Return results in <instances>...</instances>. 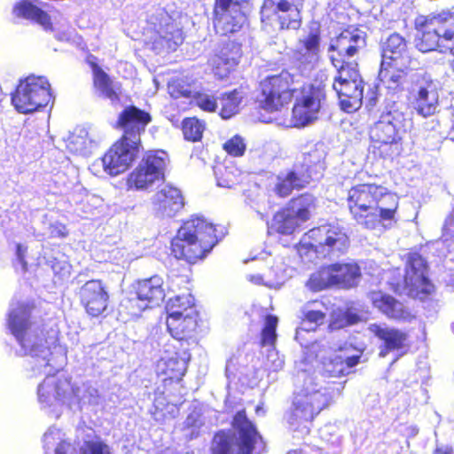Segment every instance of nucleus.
<instances>
[{"instance_id": "19", "label": "nucleus", "mask_w": 454, "mask_h": 454, "mask_svg": "<svg viewBox=\"0 0 454 454\" xmlns=\"http://www.w3.org/2000/svg\"><path fill=\"white\" fill-rule=\"evenodd\" d=\"M140 146L122 138L117 141L101 158L104 171L110 176H118L129 168L137 157Z\"/></svg>"}, {"instance_id": "47", "label": "nucleus", "mask_w": 454, "mask_h": 454, "mask_svg": "<svg viewBox=\"0 0 454 454\" xmlns=\"http://www.w3.org/2000/svg\"><path fill=\"white\" fill-rule=\"evenodd\" d=\"M334 264L323 267L311 274L307 286L312 291H320L334 286Z\"/></svg>"}, {"instance_id": "54", "label": "nucleus", "mask_w": 454, "mask_h": 454, "mask_svg": "<svg viewBox=\"0 0 454 454\" xmlns=\"http://www.w3.org/2000/svg\"><path fill=\"white\" fill-rule=\"evenodd\" d=\"M325 314L319 310H308L301 328L305 331L315 330L317 325L323 323Z\"/></svg>"}, {"instance_id": "6", "label": "nucleus", "mask_w": 454, "mask_h": 454, "mask_svg": "<svg viewBox=\"0 0 454 454\" xmlns=\"http://www.w3.org/2000/svg\"><path fill=\"white\" fill-rule=\"evenodd\" d=\"M163 283L159 275L138 280L135 292L121 301L120 311L134 317L140 316L146 309L159 306L166 296Z\"/></svg>"}, {"instance_id": "56", "label": "nucleus", "mask_w": 454, "mask_h": 454, "mask_svg": "<svg viewBox=\"0 0 454 454\" xmlns=\"http://www.w3.org/2000/svg\"><path fill=\"white\" fill-rule=\"evenodd\" d=\"M100 202L101 200L98 197L88 195L86 196L85 200L81 203L77 210L81 211L82 217L88 218L90 215H94V210Z\"/></svg>"}, {"instance_id": "21", "label": "nucleus", "mask_w": 454, "mask_h": 454, "mask_svg": "<svg viewBox=\"0 0 454 454\" xmlns=\"http://www.w3.org/2000/svg\"><path fill=\"white\" fill-rule=\"evenodd\" d=\"M325 97V91L322 88L311 85L294 105L291 125L304 127L316 120Z\"/></svg>"}, {"instance_id": "37", "label": "nucleus", "mask_w": 454, "mask_h": 454, "mask_svg": "<svg viewBox=\"0 0 454 454\" xmlns=\"http://www.w3.org/2000/svg\"><path fill=\"white\" fill-rule=\"evenodd\" d=\"M66 148L74 154L89 156L97 148L100 139L84 128H77L64 139Z\"/></svg>"}, {"instance_id": "45", "label": "nucleus", "mask_w": 454, "mask_h": 454, "mask_svg": "<svg viewBox=\"0 0 454 454\" xmlns=\"http://www.w3.org/2000/svg\"><path fill=\"white\" fill-rule=\"evenodd\" d=\"M300 224L301 223L295 215L284 208L274 215L269 229L280 234L290 235Z\"/></svg>"}, {"instance_id": "29", "label": "nucleus", "mask_w": 454, "mask_h": 454, "mask_svg": "<svg viewBox=\"0 0 454 454\" xmlns=\"http://www.w3.org/2000/svg\"><path fill=\"white\" fill-rule=\"evenodd\" d=\"M386 124L395 126L403 132H407L411 125L408 107L404 102L393 98H386L380 109L379 117Z\"/></svg>"}, {"instance_id": "17", "label": "nucleus", "mask_w": 454, "mask_h": 454, "mask_svg": "<svg viewBox=\"0 0 454 454\" xmlns=\"http://www.w3.org/2000/svg\"><path fill=\"white\" fill-rule=\"evenodd\" d=\"M365 46V33L358 28H348L342 31L332 41L328 51H336L337 56L331 55L330 59L335 68L343 63H356L349 61Z\"/></svg>"}, {"instance_id": "22", "label": "nucleus", "mask_w": 454, "mask_h": 454, "mask_svg": "<svg viewBox=\"0 0 454 454\" xmlns=\"http://www.w3.org/2000/svg\"><path fill=\"white\" fill-rule=\"evenodd\" d=\"M151 121V116L145 111L136 106L126 107L119 115L118 125L122 129V139L141 147L140 136L146 125Z\"/></svg>"}, {"instance_id": "25", "label": "nucleus", "mask_w": 454, "mask_h": 454, "mask_svg": "<svg viewBox=\"0 0 454 454\" xmlns=\"http://www.w3.org/2000/svg\"><path fill=\"white\" fill-rule=\"evenodd\" d=\"M153 209L162 216H175L184 206L181 191L173 185L166 184L151 198Z\"/></svg>"}, {"instance_id": "14", "label": "nucleus", "mask_w": 454, "mask_h": 454, "mask_svg": "<svg viewBox=\"0 0 454 454\" xmlns=\"http://www.w3.org/2000/svg\"><path fill=\"white\" fill-rule=\"evenodd\" d=\"M382 186L374 184H362L348 191V206L357 223L367 229L375 228L373 209L377 196H380Z\"/></svg>"}, {"instance_id": "41", "label": "nucleus", "mask_w": 454, "mask_h": 454, "mask_svg": "<svg viewBox=\"0 0 454 454\" xmlns=\"http://www.w3.org/2000/svg\"><path fill=\"white\" fill-rule=\"evenodd\" d=\"M380 196H377L373 207V218H375V226L380 221L392 220L398 207V198L395 194L389 192L382 186Z\"/></svg>"}, {"instance_id": "18", "label": "nucleus", "mask_w": 454, "mask_h": 454, "mask_svg": "<svg viewBox=\"0 0 454 454\" xmlns=\"http://www.w3.org/2000/svg\"><path fill=\"white\" fill-rule=\"evenodd\" d=\"M189 351L190 347L184 346V342L173 340L167 345V348L157 362V372L171 380H180L184 375L191 358Z\"/></svg>"}, {"instance_id": "13", "label": "nucleus", "mask_w": 454, "mask_h": 454, "mask_svg": "<svg viewBox=\"0 0 454 454\" xmlns=\"http://www.w3.org/2000/svg\"><path fill=\"white\" fill-rule=\"evenodd\" d=\"M311 239L309 246L317 257H339L348 248V237L342 228L333 224H325L313 228L307 233Z\"/></svg>"}, {"instance_id": "7", "label": "nucleus", "mask_w": 454, "mask_h": 454, "mask_svg": "<svg viewBox=\"0 0 454 454\" xmlns=\"http://www.w3.org/2000/svg\"><path fill=\"white\" fill-rule=\"evenodd\" d=\"M168 164L169 158L165 151H148L129 174L127 181L129 188L137 191L153 188L158 183L164 181Z\"/></svg>"}, {"instance_id": "44", "label": "nucleus", "mask_w": 454, "mask_h": 454, "mask_svg": "<svg viewBox=\"0 0 454 454\" xmlns=\"http://www.w3.org/2000/svg\"><path fill=\"white\" fill-rule=\"evenodd\" d=\"M286 208L302 223L309 219L315 209V198L311 194H303L292 200Z\"/></svg>"}, {"instance_id": "39", "label": "nucleus", "mask_w": 454, "mask_h": 454, "mask_svg": "<svg viewBox=\"0 0 454 454\" xmlns=\"http://www.w3.org/2000/svg\"><path fill=\"white\" fill-rule=\"evenodd\" d=\"M183 42L182 29L176 23L171 21L160 26L158 37L155 39L153 45L155 49L174 51Z\"/></svg>"}, {"instance_id": "50", "label": "nucleus", "mask_w": 454, "mask_h": 454, "mask_svg": "<svg viewBox=\"0 0 454 454\" xmlns=\"http://www.w3.org/2000/svg\"><path fill=\"white\" fill-rule=\"evenodd\" d=\"M204 129V122L195 117L186 118L183 121V133L186 140L199 141L202 137Z\"/></svg>"}, {"instance_id": "42", "label": "nucleus", "mask_w": 454, "mask_h": 454, "mask_svg": "<svg viewBox=\"0 0 454 454\" xmlns=\"http://www.w3.org/2000/svg\"><path fill=\"white\" fill-rule=\"evenodd\" d=\"M360 269L356 263L334 264V286L350 288L357 285Z\"/></svg>"}, {"instance_id": "1", "label": "nucleus", "mask_w": 454, "mask_h": 454, "mask_svg": "<svg viewBox=\"0 0 454 454\" xmlns=\"http://www.w3.org/2000/svg\"><path fill=\"white\" fill-rule=\"evenodd\" d=\"M35 306L28 301L12 302L7 315V328L15 338L18 356L32 358V376L45 375L38 386L37 396L43 407L58 403L67 405L68 391H72L70 378L64 374L56 376L54 372L63 365L51 351L49 340L45 338L41 323L35 316Z\"/></svg>"}, {"instance_id": "10", "label": "nucleus", "mask_w": 454, "mask_h": 454, "mask_svg": "<svg viewBox=\"0 0 454 454\" xmlns=\"http://www.w3.org/2000/svg\"><path fill=\"white\" fill-rule=\"evenodd\" d=\"M236 430H219L212 439L210 454H252L262 441L256 427H234Z\"/></svg>"}, {"instance_id": "46", "label": "nucleus", "mask_w": 454, "mask_h": 454, "mask_svg": "<svg viewBox=\"0 0 454 454\" xmlns=\"http://www.w3.org/2000/svg\"><path fill=\"white\" fill-rule=\"evenodd\" d=\"M242 98L243 93L238 90L221 94L219 98L221 117L223 119H229L238 114L240 109Z\"/></svg>"}, {"instance_id": "51", "label": "nucleus", "mask_w": 454, "mask_h": 454, "mask_svg": "<svg viewBox=\"0 0 454 454\" xmlns=\"http://www.w3.org/2000/svg\"><path fill=\"white\" fill-rule=\"evenodd\" d=\"M266 274L268 276L264 284L270 288H279L287 278L286 270L281 262L272 267Z\"/></svg>"}, {"instance_id": "32", "label": "nucleus", "mask_w": 454, "mask_h": 454, "mask_svg": "<svg viewBox=\"0 0 454 454\" xmlns=\"http://www.w3.org/2000/svg\"><path fill=\"white\" fill-rule=\"evenodd\" d=\"M382 65L393 64L398 67H409L411 57L407 50L406 41L398 34H392L388 36L382 46Z\"/></svg>"}, {"instance_id": "61", "label": "nucleus", "mask_w": 454, "mask_h": 454, "mask_svg": "<svg viewBox=\"0 0 454 454\" xmlns=\"http://www.w3.org/2000/svg\"><path fill=\"white\" fill-rule=\"evenodd\" d=\"M231 426H254L247 418L245 411H239L233 417Z\"/></svg>"}, {"instance_id": "58", "label": "nucleus", "mask_w": 454, "mask_h": 454, "mask_svg": "<svg viewBox=\"0 0 454 454\" xmlns=\"http://www.w3.org/2000/svg\"><path fill=\"white\" fill-rule=\"evenodd\" d=\"M251 207L254 208V210L257 213L258 216L263 220L267 221L268 216L270 214V210L271 208L270 202L266 201V200L263 198L261 200L260 203H256L254 205H251Z\"/></svg>"}, {"instance_id": "12", "label": "nucleus", "mask_w": 454, "mask_h": 454, "mask_svg": "<svg viewBox=\"0 0 454 454\" xmlns=\"http://www.w3.org/2000/svg\"><path fill=\"white\" fill-rule=\"evenodd\" d=\"M294 76L287 70L267 76L261 82L260 106L269 112L278 111L293 98L297 88Z\"/></svg>"}, {"instance_id": "64", "label": "nucleus", "mask_w": 454, "mask_h": 454, "mask_svg": "<svg viewBox=\"0 0 454 454\" xmlns=\"http://www.w3.org/2000/svg\"><path fill=\"white\" fill-rule=\"evenodd\" d=\"M267 274L260 275H249L247 277L248 280L255 285H263L265 286L264 282L267 279Z\"/></svg>"}, {"instance_id": "31", "label": "nucleus", "mask_w": 454, "mask_h": 454, "mask_svg": "<svg viewBox=\"0 0 454 454\" xmlns=\"http://www.w3.org/2000/svg\"><path fill=\"white\" fill-rule=\"evenodd\" d=\"M241 55L239 44L231 41L224 43L222 48L210 59L215 74L221 79L227 76L230 71L239 64Z\"/></svg>"}, {"instance_id": "33", "label": "nucleus", "mask_w": 454, "mask_h": 454, "mask_svg": "<svg viewBox=\"0 0 454 454\" xmlns=\"http://www.w3.org/2000/svg\"><path fill=\"white\" fill-rule=\"evenodd\" d=\"M166 324L173 340L183 341L184 346L190 347L189 340L197 326L196 316H177V312L170 307V316H168Z\"/></svg>"}, {"instance_id": "35", "label": "nucleus", "mask_w": 454, "mask_h": 454, "mask_svg": "<svg viewBox=\"0 0 454 454\" xmlns=\"http://www.w3.org/2000/svg\"><path fill=\"white\" fill-rule=\"evenodd\" d=\"M98 388L90 381L72 383V391H68L67 405H77L80 410L85 407H96L100 403Z\"/></svg>"}, {"instance_id": "53", "label": "nucleus", "mask_w": 454, "mask_h": 454, "mask_svg": "<svg viewBox=\"0 0 454 454\" xmlns=\"http://www.w3.org/2000/svg\"><path fill=\"white\" fill-rule=\"evenodd\" d=\"M223 149L229 155L240 157L246 152L247 144L241 136L235 135L223 144Z\"/></svg>"}, {"instance_id": "16", "label": "nucleus", "mask_w": 454, "mask_h": 454, "mask_svg": "<svg viewBox=\"0 0 454 454\" xmlns=\"http://www.w3.org/2000/svg\"><path fill=\"white\" fill-rule=\"evenodd\" d=\"M427 272L425 259L418 253L410 254L406 263L403 294L419 299L431 294L434 286L428 280Z\"/></svg>"}, {"instance_id": "27", "label": "nucleus", "mask_w": 454, "mask_h": 454, "mask_svg": "<svg viewBox=\"0 0 454 454\" xmlns=\"http://www.w3.org/2000/svg\"><path fill=\"white\" fill-rule=\"evenodd\" d=\"M405 132L398 129L396 125L391 126L386 124L380 118L373 124L370 130L371 139L380 144V150L383 153L384 147H389L390 153H387L388 156L398 155L401 151V140Z\"/></svg>"}, {"instance_id": "9", "label": "nucleus", "mask_w": 454, "mask_h": 454, "mask_svg": "<svg viewBox=\"0 0 454 454\" xmlns=\"http://www.w3.org/2000/svg\"><path fill=\"white\" fill-rule=\"evenodd\" d=\"M51 98V85L47 78L31 74L20 81L12 102L20 113L29 114L47 106Z\"/></svg>"}, {"instance_id": "3", "label": "nucleus", "mask_w": 454, "mask_h": 454, "mask_svg": "<svg viewBox=\"0 0 454 454\" xmlns=\"http://www.w3.org/2000/svg\"><path fill=\"white\" fill-rule=\"evenodd\" d=\"M415 25V43L419 51H449L451 41H454V12H442L431 16H419Z\"/></svg>"}, {"instance_id": "63", "label": "nucleus", "mask_w": 454, "mask_h": 454, "mask_svg": "<svg viewBox=\"0 0 454 454\" xmlns=\"http://www.w3.org/2000/svg\"><path fill=\"white\" fill-rule=\"evenodd\" d=\"M442 230L446 234H450L454 231V214H450L443 223Z\"/></svg>"}, {"instance_id": "23", "label": "nucleus", "mask_w": 454, "mask_h": 454, "mask_svg": "<svg viewBox=\"0 0 454 454\" xmlns=\"http://www.w3.org/2000/svg\"><path fill=\"white\" fill-rule=\"evenodd\" d=\"M78 295L86 312L92 317H98L107 309L109 294L101 280L87 281L80 287Z\"/></svg>"}, {"instance_id": "62", "label": "nucleus", "mask_w": 454, "mask_h": 454, "mask_svg": "<svg viewBox=\"0 0 454 454\" xmlns=\"http://www.w3.org/2000/svg\"><path fill=\"white\" fill-rule=\"evenodd\" d=\"M26 252H27V247H24L21 244H17V246H16V256H17L18 261L20 262V264L22 265V268L24 270H26V267H27V262L25 261Z\"/></svg>"}, {"instance_id": "57", "label": "nucleus", "mask_w": 454, "mask_h": 454, "mask_svg": "<svg viewBox=\"0 0 454 454\" xmlns=\"http://www.w3.org/2000/svg\"><path fill=\"white\" fill-rule=\"evenodd\" d=\"M185 426H204L207 421L201 407H194L186 419Z\"/></svg>"}, {"instance_id": "59", "label": "nucleus", "mask_w": 454, "mask_h": 454, "mask_svg": "<svg viewBox=\"0 0 454 454\" xmlns=\"http://www.w3.org/2000/svg\"><path fill=\"white\" fill-rule=\"evenodd\" d=\"M55 454H76V449L72 443L61 441L55 449Z\"/></svg>"}, {"instance_id": "24", "label": "nucleus", "mask_w": 454, "mask_h": 454, "mask_svg": "<svg viewBox=\"0 0 454 454\" xmlns=\"http://www.w3.org/2000/svg\"><path fill=\"white\" fill-rule=\"evenodd\" d=\"M169 95L174 98H184L206 112H215L218 104L216 98L207 91H194L190 84L183 80L174 79L168 84Z\"/></svg>"}, {"instance_id": "11", "label": "nucleus", "mask_w": 454, "mask_h": 454, "mask_svg": "<svg viewBox=\"0 0 454 454\" xmlns=\"http://www.w3.org/2000/svg\"><path fill=\"white\" fill-rule=\"evenodd\" d=\"M440 90L439 82L427 74H415L412 76L408 100L418 115L427 118L438 112Z\"/></svg>"}, {"instance_id": "2", "label": "nucleus", "mask_w": 454, "mask_h": 454, "mask_svg": "<svg viewBox=\"0 0 454 454\" xmlns=\"http://www.w3.org/2000/svg\"><path fill=\"white\" fill-rule=\"evenodd\" d=\"M215 227L202 216H192L179 228L171 242L172 254L190 263L204 258L217 243Z\"/></svg>"}, {"instance_id": "28", "label": "nucleus", "mask_w": 454, "mask_h": 454, "mask_svg": "<svg viewBox=\"0 0 454 454\" xmlns=\"http://www.w3.org/2000/svg\"><path fill=\"white\" fill-rule=\"evenodd\" d=\"M369 299L373 307L391 319L411 321L413 316L408 308L393 296L375 291L369 294Z\"/></svg>"}, {"instance_id": "26", "label": "nucleus", "mask_w": 454, "mask_h": 454, "mask_svg": "<svg viewBox=\"0 0 454 454\" xmlns=\"http://www.w3.org/2000/svg\"><path fill=\"white\" fill-rule=\"evenodd\" d=\"M48 4L41 0H19L14 3L12 14L14 18L35 23L44 30H51V17L45 10Z\"/></svg>"}, {"instance_id": "30", "label": "nucleus", "mask_w": 454, "mask_h": 454, "mask_svg": "<svg viewBox=\"0 0 454 454\" xmlns=\"http://www.w3.org/2000/svg\"><path fill=\"white\" fill-rule=\"evenodd\" d=\"M368 330L382 343L380 347V356L385 357L389 352L399 350L403 348L406 340V334L386 324H372Z\"/></svg>"}, {"instance_id": "4", "label": "nucleus", "mask_w": 454, "mask_h": 454, "mask_svg": "<svg viewBox=\"0 0 454 454\" xmlns=\"http://www.w3.org/2000/svg\"><path fill=\"white\" fill-rule=\"evenodd\" d=\"M303 0H264L261 7V22L268 33L294 29L301 25Z\"/></svg>"}, {"instance_id": "5", "label": "nucleus", "mask_w": 454, "mask_h": 454, "mask_svg": "<svg viewBox=\"0 0 454 454\" xmlns=\"http://www.w3.org/2000/svg\"><path fill=\"white\" fill-rule=\"evenodd\" d=\"M331 395L325 388L319 387L312 377L304 378L302 388L295 394L293 402L291 424L308 423L326 407Z\"/></svg>"}, {"instance_id": "52", "label": "nucleus", "mask_w": 454, "mask_h": 454, "mask_svg": "<svg viewBox=\"0 0 454 454\" xmlns=\"http://www.w3.org/2000/svg\"><path fill=\"white\" fill-rule=\"evenodd\" d=\"M278 325V317L273 315H268L265 318L264 327L262 331V345L273 346L276 340V328Z\"/></svg>"}, {"instance_id": "48", "label": "nucleus", "mask_w": 454, "mask_h": 454, "mask_svg": "<svg viewBox=\"0 0 454 454\" xmlns=\"http://www.w3.org/2000/svg\"><path fill=\"white\" fill-rule=\"evenodd\" d=\"M214 171L216 184L220 187L232 188L239 183L240 171L232 164H219Z\"/></svg>"}, {"instance_id": "38", "label": "nucleus", "mask_w": 454, "mask_h": 454, "mask_svg": "<svg viewBox=\"0 0 454 454\" xmlns=\"http://www.w3.org/2000/svg\"><path fill=\"white\" fill-rule=\"evenodd\" d=\"M325 156L323 145H309L302 151L301 160L295 165L304 172L309 173L311 179L317 178V175H320L325 168Z\"/></svg>"}, {"instance_id": "55", "label": "nucleus", "mask_w": 454, "mask_h": 454, "mask_svg": "<svg viewBox=\"0 0 454 454\" xmlns=\"http://www.w3.org/2000/svg\"><path fill=\"white\" fill-rule=\"evenodd\" d=\"M82 454H112L109 447L102 441H86L82 447Z\"/></svg>"}, {"instance_id": "8", "label": "nucleus", "mask_w": 454, "mask_h": 454, "mask_svg": "<svg viewBox=\"0 0 454 454\" xmlns=\"http://www.w3.org/2000/svg\"><path fill=\"white\" fill-rule=\"evenodd\" d=\"M337 69L333 89L338 95L342 110L353 113L363 103L364 82L357 70V63H343Z\"/></svg>"}, {"instance_id": "60", "label": "nucleus", "mask_w": 454, "mask_h": 454, "mask_svg": "<svg viewBox=\"0 0 454 454\" xmlns=\"http://www.w3.org/2000/svg\"><path fill=\"white\" fill-rule=\"evenodd\" d=\"M67 234V228L64 224L55 223L50 226V235L55 238H63Z\"/></svg>"}, {"instance_id": "34", "label": "nucleus", "mask_w": 454, "mask_h": 454, "mask_svg": "<svg viewBox=\"0 0 454 454\" xmlns=\"http://www.w3.org/2000/svg\"><path fill=\"white\" fill-rule=\"evenodd\" d=\"M311 180V175L304 172L298 165L286 172L280 173L277 177L275 192L280 197L288 196L293 190L301 189Z\"/></svg>"}, {"instance_id": "40", "label": "nucleus", "mask_w": 454, "mask_h": 454, "mask_svg": "<svg viewBox=\"0 0 454 454\" xmlns=\"http://www.w3.org/2000/svg\"><path fill=\"white\" fill-rule=\"evenodd\" d=\"M359 356H344L334 353L323 361V372L330 377H339L349 373L359 362Z\"/></svg>"}, {"instance_id": "20", "label": "nucleus", "mask_w": 454, "mask_h": 454, "mask_svg": "<svg viewBox=\"0 0 454 454\" xmlns=\"http://www.w3.org/2000/svg\"><path fill=\"white\" fill-rule=\"evenodd\" d=\"M320 33L318 30L310 31L300 39L294 51V64L303 76H308L315 70L321 59Z\"/></svg>"}, {"instance_id": "49", "label": "nucleus", "mask_w": 454, "mask_h": 454, "mask_svg": "<svg viewBox=\"0 0 454 454\" xmlns=\"http://www.w3.org/2000/svg\"><path fill=\"white\" fill-rule=\"evenodd\" d=\"M193 305L194 298L191 294H186L170 298L167 303L166 309L168 316H170V307H173V310L177 312V316H184L185 314L196 316V310Z\"/></svg>"}, {"instance_id": "36", "label": "nucleus", "mask_w": 454, "mask_h": 454, "mask_svg": "<svg viewBox=\"0 0 454 454\" xmlns=\"http://www.w3.org/2000/svg\"><path fill=\"white\" fill-rule=\"evenodd\" d=\"M408 67H398L396 64L385 66L381 64L379 72V80L382 86L387 90L386 98L398 99L396 94L403 90V85L406 82L405 69Z\"/></svg>"}, {"instance_id": "15", "label": "nucleus", "mask_w": 454, "mask_h": 454, "mask_svg": "<svg viewBox=\"0 0 454 454\" xmlns=\"http://www.w3.org/2000/svg\"><path fill=\"white\" fill-rule=\"evenodd\" d=\"M248 0H215L214 26L216 32L226 35L239 32L247 22L244 12Z\"/></svg>"}, {"instance_id": "43", "label": "nucleus", "mask_w": 454, "mask_h": 454, "mask_svg": "<svg viewBox=\"0 0 454 454\" xmlns=\"http://www.w3.org/2000/svg\"><path fill=\"white\" fill-rule=\"evenodd\" d=\"M93 76L94 86L101 97L110 99L113 103L119 100V86L110 79L106 72L99 67L94 66Z\"/></svg>"}]
</instances>
